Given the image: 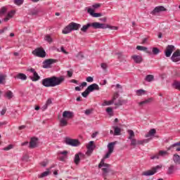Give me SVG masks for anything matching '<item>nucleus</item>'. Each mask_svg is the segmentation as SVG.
I'll use <instances>...</instances> for the list:
<instances>
[{"label":"nucleus","mask_w":180,"mask_h":180,"mask_svg":"<svg viewBox=\"0 0 180 180\" xmlns=\"http://www.w3.org/2000/svg\"><path fill=\"white\" fill-rule=\"evenodd\" d=\"M64 77H57L56 76H53L51 77H47L42 79L41 84L46 88H51L54 86H58V85H61L63 82L65 81Z\"/></svg>","instance_id":"nucleus-1"},{"label":"nucleus","mask_w":180,"mask_h":180,"mask_svg":"<svg viewBox=\"0 0 180 180\" xmlns=\"http://www.w3.org/2000/svg\"><path fill=\"white\" fill-rule=\"evenodd\" d=\"M106 112L107 113H108V115H110V116H112V115H113V110L112 109V108L108 107V108H106Z\"/></svg>","instance_id":"nucleus-40"},{"label":"nucleus","mask_w":180,"mask_h":180,"mask_svg":"<svg viewBox=\"0 0 180 180\" xmlns=\"http://www.w3.org/2000/svg\"><path fill=\"white\" fill-rule=\"evenodd\" d=\"M79 154H76L75 155V164H76V165H78L79 164Z\"/></svg>","instance_id":"nucleus-34"},{"label":"nucleus","mask_w":180,"mask_h":180,"mask_svg":"<svg viewBox=\"0 0 180 180\" xmlns=\"http://www.w3.org/2000/svg\"><path fill=\"white\" fill-rule=\"evenodd\" d=\"M160 53V49L158 48H153V53L157 55Z\"/></svg>","instance_id":"nucleus-44"},{"label":"nucleus","mask_w":180,"mask_h":180,"mask_svg":"<svg viewBox=\"0 0 180 180\" xmlns=\"http://www.w3.org/2000/svg\"><path fill=\"white\" fill-rule=\"evenodd\" d=\"M5 30H8V28L4 27L3 30H0V34H2V33H4V32H5Z\"/></svg>","instance_id":"nucleus-62"},{"label":"nucleus","mask_w":180,"mask_h":180,"mask_svg":"<svg viewBox=\"0 0 180 180\" xmlns=\"http://www.w3.org/2000/svg\"><path fill=\"white\" fill-rule=\"evenodd\" d=\"M175 50L174 45H168L165 51V54L167 57H171V54Z\"/></svg>","instance_id":"nucleus-8"},{"label":"nucleus","mask_w":180,"mask_h":180,"mask_svg":"<svg viewBox=\"0 0 180 180\" xmlns=\"http://www.w3.org/2000/svg\"><path fill=\"white\" fill-rule=\"evenodd\" d=\"M114 135L120 136V128L117 127H114Z\"/></svg>","instance_id":"nucleus-33"},{"label":"nucleus","mask_w":180,"mask_h":180,"mask_svg":"<svg viewBox=\"0 0 180 180\" xmlns=\"http://www.w3.org/2000/svg\"><path fill=\"white\" fill-rule=\"evenodd\" d=\"M60 51H61L62 53H63L64 54H68V52H67V51H65V49H64V46H61Z\"/></svg>","instance_id":"nucleus-58"},{"label":"nucleus","mask_w":180,"mask_h":180,"mask_svg":"<svg viewBox=\"0 0 180 180\" xmlns=\"http://www.w3.org/2000/svg\"><path fill=\"white\" fill-rule=\"evenodd\" d=\"M13 148V146L9 145L8 146L4 148L5 151H9V150H12Z\"/></svg>","instance_id":"nucleus-52"},{"label":"nucleus","mask_w":180,"mask_h":180,"mask_svg":"<svg viewBox=\"0 0 180 180\" xmlns=\"http://www.w3.org/2000/svg\"><path fill=\"white\" fill-rule=\"evenodd\" d=\"M93 27L94 29H114L115 30H117V27H110L106 24L95 22L91 23H87L85 25H83V27L81 28V31L84 33H86L88 31V29L90 27Z\"/></svg>","instance_id":"nucleus-2"},{"label":"nucleus","mask_w":180,"mask_h":180,"mask_svg":"<svg viewBox=\"0 0 180 180\" xmlns=\"http://www.w3.org/2000/svg\"><path fill=\"white\" fill-rule=\"evenodd\" d=\"M89 92H94V91H99V85L96 84H92L87 87Z\"/></svg>","instance_id":"nucleus-15"},{"label":"nucleus","mask_w":180,"mask_h":180,"mask_svg":"<svg viewBox=\"0 0 180 180\" xmlns=\"http://www.w3.org/2000/svg\"><path fill=\"white\" fill-rule=\"evenodd\" d=\"M37 13H39V10H34L30 12V15H32V16H35L36 15H37Z\"/></svg>","instance_id":"nucleus-49"},{"label":"nucleus","mask_w":180,"mask_h":180,"mask_svg":"<svg viewBox=\"0 0 180 180\" xmlns=\"http://www.w3.org/2000/svg\"><path fill=\"white\" fill-rule=\"evenodd\" d=\"M160 168H161V167L156 166L155 167H153L152 169L143 172L142 175L144 176H151V175H154Z\"/></svg>","instance_id":"nucleus-6"},{"label":"nucleus","mask_w":180,"mask_h":180,"mask_svg":"<svg viewBox=\"0 0 180 180\" xmlns=\"http://www.w3.org/2000/svg\"><path fill=\"white\" fill-rule=\"evenodd\" d=\"M59 124H60V127H65V126H68V122L67 121V120H65V118H61L60 120Z\"/></svg>","instance_id":"nucleus-20"},{"label":"nucleus","mask_w":180,"mask_h":180,"mask_svg":"<svg viewBox=\"0 0 180 180\" xmlns=\"http://www.w3.org/2000/svg\"><path fill=\"white\" fill-rule=\"evenodd\" d=\"M13 15H15V11H10L7 14L6 17L4 19V22H8V20H9V19L13 18Z\"/></svg>","instance_id":"nucleus-19"},{"label":"nucleus","mask_w":180,"mask_h":180,"mask_svg":"<svg viewBox=\"0 0 180 180\" xmlns=\"http://www.w3.org/2000/svg\"><path fill=\"white\" fill-rule=\"evenodd\" d=\"M172 61L173 63H178L180 61V50L177 49L176 51H174L171 57Z\"/></svg>","instance_id":"nucleus-7"},{"label":"nucleus","mask_w":180,"mask_h":180,"mask_svg":"<svg viewBox=\"0 0 180 180\" xmlns=\"http://www.w3.org/2000/svg\"><path fill=\"white\" fill-rule=\"evenodd\" d=\"M101 16H102V13H94L93 14V18H101Z\"/></svg>","instance_id":"nucleus-51"},{"label":"nucleus","mask_w":180,"mask_h":180,"mask_svg":"<svg viewBox=\"0 0 180 180\" xmlns=\"http://www.w3.org/2000/svg\"><path fill=\"white\" fill-rule=\"evenodd\" d=\"M115 144H116V142H111V143H108V151L110 153H113V150L115 148Z\"/></svg>","instance_id":"nucleus-22"},{"label":"nucleus","mask_w":180,"mask_h":180,"mask_svg":"<svg viewBox=\"0 0 180 180\" xmlns=\"http://www.w3.org/2000/svg\"><path fill=\"white\" fill-rule=\"evenodd\" d=\"M18 129H19V130H23V129H26V126L22 125V126L19 127Z\"/></svg>","instance_id":"nucleus-63"},{"label":"nucleus","mask_w":180,"mask_h":180,"mask_svg":"<svg viewBox=\"0 0 180 180\" xmlns=\"http://www.w3.org/2000/svg\"><path fill=\"white\" fill-rule=\"evenodd\" d=\"M102 167H104L102 168ZM109 167H110V165L108 163H105L104 160H101L100 164L98 165V168H102L103 176L104 177V179H106V178L109 176V174H110V172H112L110 169H109Z\"/></svg>","instance_id":"nucleus-3"},{"label":"nucleus","mask_w":180,"mask_h":180,"mask_svg":"<svg viewBox=\"0 0 180 180\" xmlns=\"http://www.w3.org/2000/svg\"><path fill=\"white\" fill-rule=\"evenodd\" d=\"M128 134L129 135V140H131V139H133V137H134V136H135L134 131H133V130H131V129L128 130Z\"/></svg>","instance_id":"nucleus-35"},{"label":"nucleus","mask_w":180,"mask_h":180,"mask_svg":"<svg viewBox=\"0 0 180 180\" xmlns=\"http://www.w3.org/2000/svg\"><path fill=\"white\" fill-rule=\"evenodd\" d=\"M57 63L56 59H47L43 63V68H50L51 64Z\"/></svg>","instance_id":"nucleus-10"},{"label":"nucleus","mask_w":180,"mask_h":180,"mask_svg":"<svg viewBox=\"0 0 180 180\" xmlns=\"http://www.w3.org/2000/svg\"><path fill=\"white\" fill-rule=\"evenodd\" d=\"M174 86L176 89H179V91H180V82H176L174 83Z\"/></svg>","instance_id":"nucleus-48"},{"label":"nucleus","mask_w":180,"mask_h":180,"mask_svg":"<svg viewBox=\"0 0 180 180\" xmlns=\"http://www.w3.org/2000/svg\"><path fill=\"white\" fill-rule=\"evenodd\" d=\"M5 96L7 99H12L13 98V92L8 90L6 92Z\"/></svg>","instance_id":"nucleus-25"},{"label":"nucleus","mask_w":180,"mask_h":180,"mask_svg":"<svg viewBox=\"0 0 180 180\" xmlns=\"http://www.w3.org/2000/svg\"><path fill=\"white\" fill-rule=\"evenodd\" d=\"M49 174H50V172L49 171L44 172L41 174L40 178H44V176H47Z\"/></svg>","instance_id":"nucleus-45"},{"label":"nucleus","mask_w":180,"mask_h":180,"mask_svg":"<svg viewBox=\"0 0 180 180\" xmlns=\"http://www.w3.org/2000/svg\"><path fill=\"white\" fill-rule=\"evenodd\" d=\"M80 27V24L72 22L63 30L62 33H63V34H68V33H71L72 30H79Z\"/></svg>","instance_id":"nucleus-4"},{"label":"nucleus","mask_w":180,"mask_h":180,"mask_svg":"<svg viewBox=\"0 0 180 180\" xmlns=\"http://www.w3.org/2000/svg\"><path fill=\"white\" fill-rule=\"evenodd\" d=\"M174 172V165H171L169 167L168 173L169 174H172Z\"/></svg>","instance_id":"nucleus-53"},{"label":"nucleus","mask_w":180,"mask_h":180,"mask_svg":"<svg viewBox=\"0 0 180 180\" xmlns=\"http://www.w3.org/2000/svg\"><path fill=\"white\" fill-rule=\"evenodd\" d=\"M16 78L18 79H22V81H26L27 79V76L23 73H19L17 76Z\"/></svg>","instance_id":"nucleus-21"},{"label":"nucleus","mask_w":180,"mask_h":180,"mask_svg":"<svg viewBox=\"0 0 180 180\" xmlns=\"http://www.w3.org/2000/svg\"><path fill=\"white\" fill-rule=\"evenodd\" d=\"M153 101V98H148L143 101H141L139 103V106H143V105H148V103H151Z\"/></svg>","instance_id":"nucleus-23"},{"label":"nucleus","mask_w":180,"mask_h":180,"mask_svg":"<svg viewBox=\"0 0 180 180\" xmlns=\"http://www.w3.org/2000/svg\"><path fill=\"white\" fill-rule=\"evenodd\" d=\"M59 154H60L62 155H67L68 154V152L67 150H64L62 152H59Z\"/></svg>","instance_id":"nucleus-59"},{"label":"nucleus","mask_w":180,"mask_h":180,"mask_svg":"<svg viewBox=\"0 0 180 180\" xmlns=\"http://www.w3.org/2000/svg\"><path fill=\"white\" fill-rule=\"evenodd\" d=\"M5 113H6V108H4V109L1 111V116H4V115H5Z\"/></svg>","instance_id":"nucleus-61"},{"label":"nucleus","mask_w":180,"mask_h":180,"mask_svg":"<svg viewBox=\"0 0 180 180\" xmlns=\"http://www.w3.org/2000/svg\"><path fill=\"white\" fill-rule=\"evenodd\" d=\"M165 155H168V152L165 150H160L159 153L150 157L151 160H158L160 157H165Z\"/></svg>","instance_id":"nucleus-12"},{"label":"nucleus","mask_w":180,"mask_h":180,"mask_svg":"<svg viewBox=\"0 0 180 180\" xmlns=\"http://www.w3.org/2000/svg\"><path fill=\"white\" fill-rule=\"evenodd\" d=\"M101 67L103 68V70H106L108 68V65L106 63H101Z\"/></svg>","instance_id":"nucleus-54"},{"label":"nucleus","mask_w":180,"mask_h":180,"mask_svg":"<svg viewBox=\"0 0 180 180\" xmlns=\"http://www.w3.org/2000/svg\"><path fill=\"white\" fill-rule=\"evenodd\" d=\"M112 103H115V101H113L112 100L108 101H104L103 106H110V105H112Z\"/></svg>","instance_id":"nucleus-32"},{"label":"nucleus","mask_w":180,"mask_h":180,"mask_svg":"<svg viewBox=\"0 0 180 180\" xmlns=\"http://www.w3.org/2000/svg\"><path fill=\"white\" fill-rule=\"evenodd\" d=\"M150 141V139H143L142 141H138V146H144V144H146Z\"/></svg>","instance_id":"nucleus-31"},{"label":"nucleus","mask_w":180,"mask_h":180,"mask_svg":"<svg viewBox=\"0 0 180 180\" xmlns=\"http://www.w3.org/2000/svg\"><path fill=\"white\" fill-rule=\"evenodd\" d=\"M6 78V76L4 75H0V84H2L4 81H5V79Z\"/></svg>","instance_id":"nucleus-42"},{"label":"nucleus","mask_w":180,"mask_h":180,"mask_svg":"<svg viewBox=\"0 0 180 180\" xmlns=\"http://www.w3.org/2000/svg\"><path fill=\"white\" fill-rule=\"evenodd\" d=\"M112 152H108L105 155L103 158V160L105 161V160H106V158H109V157H110V155L112 154Z\"/></svg>","instance_id":"nucleus-47"},{"label":"nucleus","mask_w":180,"mask_h":180,"mask_svg":"<svg viewBox=\"0 0 180 180\" xmlns=\"http://www.w3.org/2000/svg\"><path fill=\"white\" fill-rule=\"evenodd\" d=\"M45 40L48 41V43H53V39L49 34L45 36Z\"/></svg>","instance_id":"nucleus-36"},{"label":"nucleus","mask_w":180,"mask_h":180,"mask_svg":"<svg viewBox=\"0 0 180 180\" xmlns=\"http://www.w3.org/2000/svg\"><path fill=\"white\" fill-rule=\"evenodd\" d=\"M68 76L71 78V77H72V71L71 70H68Z\"/></svg>","instance_id":"nucleus-60"},{"label":"nucleus","mask_w":180,"mask_h":180,"mask_svg":"<svg viewBox=\"0 0 180 180\" xmlns=\"http://www.w3.org/2000/svg\"><path fill=\"white\" fill-rule=\"evenodd\" d=\"M102 6L101 4H94L92 6L94 9H98V8H101V6Z\"/></svg>","instance_id":"nucleus-50"},{"label":"nucleus","mask_w":180,"mask_h":180,"mask_svg":"<svg viewBox=\"0 0 180 180\" xmlns=\"http://www.w3.org/2000/svg\"><path fill=\"white\" fill-rule=\"evenodd\" d=\"M173 160H174V162H175L177 165H179L180 164V156L176 154L174 155Z\"/></svg>","instance_id":"nucleus-27"},{"label":"nucleus","mask_w":180,"mask_h":180,"mask_svg":"<svg viewBox=\"0 0 180 180\" xmlns=\"http://www.w3.org/2000/svg\"><path fill=\"white\" fill-rule=\"evenodd\" d=\"M136 94L137 96H141L143 95H146V90H144V89L136 90Z\"/></svg>","instance_id":"nucleus-29"},{"label":"nucleus","mask_w":180,"mask_h":180,"mask_svg":"<svg viewBox=\"0 0 180 180\" xmlns=\"http://www.w3.org/2000/svg\"><path fill=\"white\" fill-rule=\"evenodd\" d=\"M25 0H14V4L18 5V6H20V5H23V1Z\"/></svg>","instance_id":"nucleus-37"},{"label":"nucleus","mask_w":180,"mask_h":180,"mask_svg":"<svg viewBox=\"0 0 180 180\" xmlns=\"http://www.w3.org/2000/svg\"><path fill=\"white\" fill-rule=\"evenodd\" d=\"M32 53L35 57H40L41 58H44L46 57V51L41 47H39L32 51Z\"/></svg>","instance_id":"nucleus-5"},{"label":"nucleus","mask_w":180,"mask_h":180,"mask_svg":"<svg viewBox=\"0 0 180 180\" xmlns=\"http://www.w3.org/2000/svg\"><path fill=\"white\" fill-rule=\"evenodd\" d=\"M86 85H88V84L86 82H82L81 84L82 86H86Z\"/></svg>","instance_id":"nucleus-64"},{"label":"nucleus","mask_w":180,"mask_h":180,"mask_svg":"<svg viewBox=\"0 0 180 180\" xmlns=\"http://www.w3.org/2000/svg\"><path fill=\"white\" fill-rule=\"evenodd\" d=\"M131 58H133L134 61L136 63V64H140V63L143 62V57L137 55H134L131 56Z\"/></svg>","instance_id":"nucleus-17"},{"label":"nucleus","mask_w":180,"mask_h":180,"mask_svg":"<svg viewBox=\"0 0 180 180\" xmlns=\"http://www.w3.org/2000/svg\"><path fill=\"white\" fill-rule=\"evenodd\" d=\"M136 50H139L140 51H145L148 54H151V52L148 51V49L146 46H137Z\"/></svg>","instance_id":"nucleus-18"},{"label":"nucleus","mask_w":180,"mask_h":180,"mask_svg":"<svg viewBox=\"0 0 180 180\" xmlns=\"http://www.w3.org/2000/svg\"><path fill=\"white\" fill-rule=\"evenodd\" d=\"M86 81L87 82H94V77H88L86 79Z\"/></svg>","instance_id":"nucleus-55"},{"label":"nucleus","mask_w":180,"mask_h":180,"mask_svg":"<svg viewBox=\"0 0 180 180\" xmlns=\"http://www.w3.org/2000/svg\"><path fill=\"white\" fill-rule=\"evenodd\" d=\"M165 11H167V9L164 6H160L155 7V9L151 12V14L157 15V13H160V12H164Z\"/></svg>","instance_id":"nucleus-14"},{"label":"nucleus","mask_w":180,"mask_h":180,"mask_svg":"<svg viewBox=\"0 0 180 180\" xmlns=\"http://www.w3.org/2000/svg\"><path fill=\"white\" fill-rule=\"evenodd\" d=\"M94 150H95V145L94 144V141H90L87 146V151L86 153V155L89 157L91 154H92Z\"/></svg>","instance_id":"nucleus-9"},{"label":"nucleus","mask_w":180,"mask_h":180,"mask_svg":"<svg viewBox=\"0 0 180 180\" xmlns=\"http://www.w3.org/2000/svg\"><path fill=\"white\" fill-rule=\"evenodd\" d=\"M7 8L6 7H2L0 10V15L2 16V15L5 14L6 13Z\"/></svg>","instance_id":"nucleus-41"},{"label":"nucleus","mask_w":180,"mask_h":180,"mask_svg":"<svg viewBox=\"0 0 180 180\" xmlns=\"http://www.w3.org/2000/svg\"><path fill=\"white\" fill-rule=\"evenodd\" d=\"M65 143L68 146H72L73 147H77V146L79 145V141L77 139H66Z\"/></svg>","instance_id":"nucleus-11"},{"label":"nucleus","mask_w":180,"mask_h":180,"mask_svg":"<svg viewBox=\"0 0 180 180\" xmlns=\"http://www.w3.org/2000/svg\"><path fill=\"white\" fill-rule=\"evenodd\" d=\"M53 103V101H51V98H49L46 101V103H45V105L43 106V109L46 110L47 109V108H49V106H50V105H51Z\"/></svg>","instance_id":"nucleus-28"},{"label":"nucleus","mask_w":180,"mask_h":180,"mask_svg":"<svg viewBox=\"0 0 180 180\" xmlns=\"http://www.w3.org/2000/svg\"><path fill=\"white\" fill-rule=\"evenodd\" d=\"M63 119L69 120V119H72L74 117V113L71 111H64L63 113Z\"/></svg>","instance_id":"nucleus-13"},{"label":"nucleus","mask_w":180,"mask_h":180,"mask_svg":"<svg viewBox=\"0 0 180 180\" xmlns=\"http://www.w3.org/2000/svg\"><path fill=\"white\" fill-rule=\"evenodd\" d=\"M87 12L88 13H90L91 16H94V14L95 13V11L92 8H88Z\"/></svg>","instance_id":"nucleus-46"},{"label":"nucleus","mask_w":180,"mask_h":180,"mask_svg":"<svg viewBox=\"0 0 180 180\" xmlns=\"http://www.w3.org/2000/svg\"><path fill=\"white\" fill-rule=\"evenodd\" d=\"M145 81H147V82H153V81H154V75H146L145 78Z\"/></svg>","instance_id":"nucleus-26"},{"label":"nucleus","mask_w":180,"mask_h":180,"mask_svg":"<svg viewBox=\"0 0 180 180\" xmlns=\"http://www.w3.org/2000/svg\"><path fill=\"white\" fill-rule=\"evenodd\" d=\"M89 90H88V89H86L83 93H82V96H83V98H86V96H88V95H89Z\"/></svg>","instance_id":"nucleus-39"},{"label":"nucleus","mask_w":180,"mask_h":180,"mask_svg":"<svg viewBox=\"0 0 180 180\" xmlns=\"http://www.w3.org/2000/svg\"><path fill=\"white\" fill-rule=\"evenodd\" d=\"M37 138H32L30 141V148H36L37 146Z\"/></svg>","instance_id":"nucleus-16"},{"label":"nucleus","mask_w":180,"mask_h":180,"mask_svg":"<svg viewBox=\"0 0 180 180\" xmlns=\"http://www.w3.org/2000/svg\"><path fill=\"white\" fill-rule=\"evenodd\" d=\"M47 164H49V161L48 160H45V161L41 162V165L42 167H46V165H47Z\"/></svg>","instance_id":"nucleus-57"},{"label":"nucleus","mask_w":180,"mask_h":180,"mask_svg":"<svg viewBox=\"0 0 180 180\" xmlns=\"http://www.w3.org/2000/svg\"><path fill=\"white\" fill-rule=\"evenodd\" d=\"M32 81L36 82V81H39L40 79V76L37 74V72H34L33 77H31Z\"/></svg>","instance_id":"nucleus-24"},{"label":"nucleus","mask_w":180,"mask_h":180,"mask_svg":"<svg viewBox=\"0 0 180 180\" xmlns=\"http://www.w3.org/2000/svg\"><path fill=\"white\" fill-rule=\"evenodd\" d=\"M119 98V93H115L112 96V101L115 102V100H117Z\"/></svg>","instance_id":"nucleus-43"},{"label":"nucleus","mask_w":180,"mask_h":180,"mask_svg":"<svg viewBox=\"0 0 180 180\" xmlns=\"http://www.w3.org/2000/svg\"><path fill=\"white\" fill-rule=\"evenodd\" d=\"M131 146H133V147H136V146H138V141L134 139H131Z\"/></svg>","instance_id":"nucleus-38"},{"label":"nucleus","mask_w":180,"mask_h":180,"mask_svg":"<svg viewBox=\"0 0 180 180\" xmlns=\"http://www.w3.org/2000/svg\"><path fill=\"white\" fill-rule=\"evenodd\" d=\"M85 115H86L87 116L91 115V113H92V110H86L84 112Z\"/></svg>","instance_id":"nucleus-56"},{"label":"nucleus","mask_w":180,"mask_h":180,"mask_svg":"<svg viewBox=\"0 0 180 180\" xmlns=\"http://www.w3.org/2000/svg\"><path fill=\"white\" fill-rule=\"evenodd\" d=\"M156 131L155 129H152L149 131V132L145 136V137H151V136H154L155 134Z\"/></svg>","instance_id":"nucleus-30"}]
</instances>
